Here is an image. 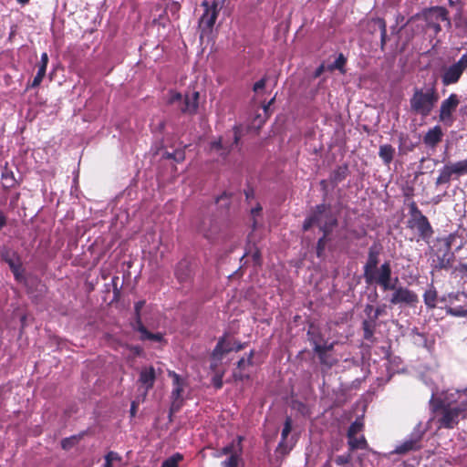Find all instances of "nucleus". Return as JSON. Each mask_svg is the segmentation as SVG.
I'll return each mask as SVG.
<instances>
[{"label":"nucleus","instance_id":"f257e3e1","mask_svg":"<svg viewBox=\"0 0 467 467\" xmlns=\"http://www.w3.org/2000/svg\"><path fill=\"white\" fill-rule=\"evenodd\" d=\"M458 404L451 406L441 399L431 400L432 410L438 417L439 428L453 429L460 419L467 418V389L457 390Z\"/></svg>","mask_w":467,"mask_h":467},{"label":"nucleus","instance_id":"f03ea898","mask_svg":"<svg viewBox=\"0 0 467 467\" xmlns=\"http://www.w3.org/2000/svg\"><path fill=\"white\" fill-rule=\"evenodd\" d=\"M379 251L375 245H372L368 249V260L363 267L364 278L368 285L376 283L379 285L384 291L394 288L391 284V265L389 262L383 263L379 269Z\"/></svg>","mask_w":467,"mask_h":467},{"label":"nucleus","instance_id":"7ed1b4c3","mask_svg":"<svg viewBox=\"0 0 467 467\" xmlns=\"http://www.w3.org/2000/svg\"><path fill=\"white\" fill-rule=\"evenodd\" d=\"M440 99L436 81L415 88L410 99V107L412 113L427 117L435 108Z\"/></svg>","mask_w":467,"mask_h":467},{"label":"nucleus","instance_id":"20e7f679","mask_svg":"<svg viewBox=\"0 0 467 467\" xmlns=\"http://www.w3.org/2000/svg\"><path fill=\"white\" fill-rule=\"evenodd\" d=\"M457 235L451 234L447 237L438 239L435 249L431 252L430 264L431 274L441 270H449L454 262V253L451 252V246L455 242Z\"/></svg>","mask_w":467,"mask_h":467},{"label":"nucleus","instance_id":"39448f33","mask_svg":"<svg viewBox=\"0 0 467 467\" xmlns=\"http://www.w3.org/2000/svg\"><path fill=\"white\" fill-rule=\"evenodd\" d=\"M257 119H259L260 121L256 129L251 127L249 124H241L239 126H234L232 131L233 140L230 142L227 140L219 139L218 140L213 141L210 145V150L215 151L223 158H225L230 152V150L234 148V146L238 145V142L243 136L250 132H253L254 134L258 133V130L265 123V119H254V120Z\"/></svg>","mask_w":467,"mask_h":467},{"label":"nucleus","instance_id":"423d86ee","mask_svg":"<svg viewBox=\"0 0 467 467\" xmlns=\"http://www.w3.org/2000/svg\"><path fill=\"white\" fill-rule=\"evenodd\" d=\"M199 92L192 90L187 92L184 96L174 90H170L168 94V103L181 109L182 113L195 114L199 105Z\"/></svg>","mask_w":467,"mask_h":467},{"label":"nucleus","instance_id":"0eeeda50","mask_svg":"<svg viewBox=\"0 0 467 467\" xmlns=\"http://www.w3.org/2000/svg\"><path fill=\"white\" fill-rule=\"evenodd\" d=\"M314 223L320 231L326 234H330L333 228L337 224V220L332 213L330 206L326 203L318 204L311 213Z\"/></svg>","mask_w":467,"mask_h":467},{"label":"nucleus","instance_id":"6e6552de","mask_svg":"<svg viewBox=\"0 0 467 467\" xmlns=\"http://www.w3.org/2000/svg\"><path fill=\"white\" fill-rule=\"evenodd\" d=\"M467 69V52L464 53L458 61L450 66L444 67L441 74V79L443 86L447 87L459 82L462 74Z\"/></svg>","mask_w":467,"mask_h":467},{"label":"nucleus","instance_id":"1a4fd4ad","mask_svg":"<svg viewBox=\"0 0 467 467\" xmlns=\"http://www.w3.org/2000/svg\"><path fill=\"white\" fill-rule=\"evenodd\" d=\"M198 232L210 243L223 239L222 224L213 216H205L198 226Z\"/></svg>","mask_w":467,"mask_h":467},{"label":"nucleus","instance_id":"9d476101","mask_svg":"<svg viewBox=\"0 0 467 467\" xmlns=\"http://www.w3.org/2000/svg\"><path fill=\"white\" fill-rule=\"evenodd\" d=\"M446 313L452 317H467V294L462 292L449 295V306Z\"/></svg>","mask_w":467,"mask_h":467},{"label":"nucleus","instance_id":"9b49d317","mask_svg":"<svg viewBox=\"0 0 467 467\" xmlns=\"http://www.w3.org/2000/svg\"><path fill=\"white\" fill-rule=\"evenodd\" d=\"M425 431L421 428V423H418L414 431L411 432L410 439L406 440L400 445H398L393 451L397 454H406L411 451L420 449V441L423 438Z\"/></svg>","mask_w":467,"mask_h":467},{"label":"nucleus","instance_id":"f8f14e48","mask_svg":"<svg viewBox=\"0 0 467 467\" xmlns=\"http://www.w3.org/2000/svg\"><path fill=\"white\" fill-rule=\"evenodd\" d=\"M393 294L389 299L391 305L406 304L409 306H415L418 301V296L415 292L404 286H396L394 284Z\"/></svg>","mask_w":467,"mask_h":467},{"label":"nucleus","instance_id":"ddd939ff","mask_svg":"<svg viewBox=\"0 0 467 467\" xmlns=\"http://www.w3.org/2000/svg\"><path fill=\"white\" fill-rule=\"evenodd\" d=\"M202 6L204 7V13L200 18V27L202 31H211L218 16V4L216 2H213V4L210 5L207 1H203L202 3Z\"/></svg>","mask_w":467,"mask_h":467},{"label":"nucleus","instance_id":"4468645a","mask_svg":"<svg viewBox=\"0 0 467 467\" xmlns=\"http://www.w3.org/2000/svg\"><path fill=\"white\" fill-rule=\"evenodd\" d=\"M255 351L253 349L248 354L247 358H242L236 364V368L233 372V378L235 381H244L250 379L249 368L254 365V357Z\"/></svg>","mask_w":467,"mask_h":467},{"label":"nucleus","instance_id":"2eb2a0df","mask_svg":"<svg viewBox=\"0 0 467 467\" xmlns=\"http://www.w3.org/2000/svg\"><path fill=\"white\" fill-rule=\"evenodd\" d=\"M408 226L417 228L420 238L423 240L431 238L433 234L432 227L425 215H420V218L414 219V221H408Z\"/></svg>","mask_w":467,"mask_h":467},{"label":"nucleus","instance_id":"dca6fc26","mask_svg":"<svg viewBox=\"0 0 467 467\" xmlns=\"http://www.w3.org/2000/svg\"><path fill=\"white\" fill-rule=\"evenodd\" d=\"M169 376L172 379L173 389L171 392V397L174 400L172 403L171 409L178 410L180 405L177 404L178 400L181 399L182 393L183 392L184 382L183 379L174 371H169Z\"/></svg>","mask_w":467,"mask_h":467},{"label":"nucleus","instance_id":"f3484780","mask_svg":"<svg viewBox=\"0 0 467 467\" xmlns=\"http://www.w3.org/2000/svg\"><path fill=\"white\" fill-rule=\"evenodd\" d=\"M155 380L156 372L152 366L143 368L140 370L139 382L145 388V393L153 388Z\"/></svg>","mask_w":467,"mask_h":467},{"label":"nucleus","instance_id":"a211bd4d","mask_svg":"<svg viewBox=\"0 0 467 467\" xmlns=\"http://www.w3.org/2000/svg\"><path fill=\"white\" fill-rule=\"evenodd\" d=\"M234 351V347L230 341L226 339V336L219 338L215 348L212 352V358L216 361H221L225 354Z\"/></svg>","mask_w":467,"mask_h":467},{"label":"nucleus","instance_id":"6ab92c4d","mask_svg":"<svg viewBox=\"0 0 467 467\" xmlns=\"http://www.w3.org/2000/svg\"><path fill=\"white\" fill-rule=\"evenodd\" d=\"M191 263L187 259L181 260L175 268V276L180 283H187L192 279Z\"/></svg>","mask_w":467,"mask_h":467},{"label":"nucleus","instance_id":"aec40b11","mask_svg":"<svg viewBox=\"0 0 467 467\" xmlns=\"http://www.w3.org/2000/svg\"><path fill=\"white\" fill-rule=\"evenodd\" d=\"M443 132L440 126L430 129L423 137L425 145L435 148L442 140Z\"/></svg>","mask_w":467,"mask_h":467},{"label":"nucleus","instance_id":"412c9836","mask_svg":"<svg viewBox=\"0 0 467 467\" xmlns=\"http://www.w3.org/2000/svg\"><path fill=\"white\" fill-rule=\"evenodd\" d=\"M459 104V99L456 94H451L448 99L441 102L440 109V117H451L452 111Z\"/></svg>","mask_w":467,"mask_h":467},{"label":"nucleus","instance_id":"4be33fe9","mask_svg":"<svg viewBox=\"0 0 467 467\" xmlns=\"http://www.w3.org/2000/svg\"><path fill=\"white\" fill-rule=\"evenodd\" d=\"M425 17H431L436 22L447 21L448 25H451V21L448 17V11L446 8L441 6L431 7L424 13Z\"/></svg>","mask_w":467,"mask_h":467},{"label":"nucleus","instance_id":"5701e85b","mask_svg":"<svg viewBox=\"0 0 467 467\" xmlns=\"http://www.w3.org/2000/svg\"><path fill=\"white\" fill-rule=\"evenodd\" d=\"M47 63H48V56L46 52H44V53H42L40 62L37 65V73L35 76V78L31 83L32 88L38 87L40 85V83L42 82V80L46 75Z\"/></svg>","mask_w":467,"mask_h":467},{"label":"nucleus","instance_id":"b1692460","mask_svg":"<svg viewBox=\"0 0 467 467\" xmlns=\"http://www.w3.org/2000/svg\"><path fill=\"white\" fill-rule=\"evenodd\" d=\"M133 328L134 330L140 333V339L142 341L150 340L154 342H161L163 340V336L161 333L150 332L143 324L140 326H133Z\"/></svg>","mask_w":467,"mask_h":467},{"label":"nucleus","instance_id":"393cba45","mask_svg":"<svg viewBox=\"0 0 467 467\" xmlns=\"http://www.w3.org/2000/svg\"><path fill=\"white\" fill-rule=\"evenodd\" d=\"M369 25L373 26V28H375L376 26L379 27L380 31V48L381 50H384V47L388 41L387 25L385 20L380 17L372 18L369 21Z\"/></svg>","mask_w":467,"mask_h":467},{"label":"nucleus","instance_id":"a878e982","mask_svg":"<svg viewBox=\"0 0 467 467\" xmlns=\"http://www.w3.org/2000/svg\"><path fill=\"white\" fill-rule=\"evenodd\" d=\"M423 301L429 309H434L437 306L438 292L433 285H431L430 287L424 292Z\"/></svg>","mask_w":467,"mask_h":467},{"label":"nucleus","instance_id":"bb28decb","mask_svg":"<svg viewBox=\"0 0 467 467\" xmlns=\"http://www.w3.org/2000/svg\"><path fill=\"white\" fill-rule=\"evenodd\" d=\"M395 149L390 144L379 146V156L386 165H389L394 159Z\"/></svg>","mask_w":467,"mask_h":467},{"label":"nucleus","instance_id":"cd10ccee","mask_svg":"<svg viewBox=\"0 0 467 467\" xmlns=\"http://www.w3.org/2000/svg\"><path fill=\"white\" fill-rule=\"evenodd\" d=\"M348 175V167L347 164L338 166L330 174V182L333 185H337L343 182Z\"/></svg>","mask_w":467,"mask_h":467},{"label":"nucleus","instance_id":"c85d7f7f","mask_svg":"<svg viewBox=\"0 0 467 467\" xmlns=\"http://www.w3.org/2000/svg\"><path fill=\"white\" fill-rule=\"evenodd\" d=\"M5 262L8 264L10 270L12 271V273L15 276V279L18 282L24 281L25 277L23 275L22 264H21L19 258H17L16 262L14 261L12 258H6Z\"/></svg>","mask_w":467,"mask_h":467},{"label":"nucleus","instance_id":"c756f323","mask_svg":"<svg viewBox=\"0 0 467 467\" xmlns=\"http://www.w3.org/2000/svg\"><path fill=\"white\" fill-rule=\"evenodd\" d=\"M348 445L349 447L350 451H354L356 450H365L368 447V442L366 438L361 435L360 437L353 436L351 439H348Z\"/></svg>","mask_w":467,"mask_h":467},{"label":"nucleus","instance_id":"7c9ffc66","mask_svg":"<svg viewBox=\"0 0 467 467\" xmlns=\"http://www.w3.org/2000/svg\"><path fill=\"white\" fill-rule=\"evenodd\" d=\"M452 176H453V174H452V171H451L449 164H445L440 170V174L437 177L435 183H436V185L449 183Z\"/></svg>","mask_w":467,"mask_h":467},{"label":"nucleus","instance_id":"2f4dec72","mask_svg":"<svg viewBox=\"0 0 467 467\" xmlns=\"http://www.w3.org/2000/svg\"><path fill=\"white\" fill-rule=\"evenodd\" d=\"M449 166L452 171V174L456 177L467 174V159L457 161L455 163H449Z\"/></svg>","mask_w":467,"mask_h":467},{"label":"nucleus","instance_id":"473e14b6","mask_svg":"<svg viewBox=\"0 0 467 467\" xmlns=\"http://www.w3.org/2000/svg\"><path fill=\"white\" fill-rule=\"evenodd\" d=\"M364 429V422L362 418H357L355 421H353L347 432L348 439H351L353 436H357L358 433L361 432Z\"/></svg>","mask_w":467,"mask_h":467},{"label":"nucleus","instance_id":"72a5a7b5","mask_svg":"<svg viewBox=\"0 0 467 467\" xmlns=\"http://www.w3.org/2000/svg\"><path fill=\"white\" fill-rule=\"evenodd\" d=\"M376 324L373 321L364 320L362 322L363 337L366 340L373 341Z\"/></svg>","mask_w":467,"mask_h":467},{"label":"nucleus","instance_id":"f704fd0d","mask_svg":"<svg viewBox=\"0 0 467 467\" xmlns=\"http://www.w3.org/2000/svg\"><path fill=\"white\" fill-rule=\"evenodd\" d=\"M347 63V58L345 57V56L343 54H339L338 57H337V59L327 66V71H334L335 69H338L340 72L344 73L345 72V69H344V67Z\"/></svg>","mask_w":467,"mask_h":467},{"label":"nucleus","instance_id":"c9c22d12","mask_svg":"<svg viewBox=\"0 0 467 467\" xmlns=\"http://www.w3.org/2000/svg\"><path fill=\"white\" fill-rule=\"evenodd\" d=\"M318 357L319 362L321 365L326 366L328 368H331L337 362V359L332 357L328 352L323 353H316Z\"/></svg>","mask_w":467,"mask_h":467},{"label":"nucleus","instance_id":"e433bc0d","mask_svg":"<svg viewBox=\"0 0 467 467\" xmlns=\"http://www.w3.org/2000/svg\"><path fill=\"white\" fill-rule=\"evenodd\" d=\"M311 344L313 345V350L315 353H323L329 352L334 348V343L330 344H319L318 340L315 337L310 339Z\"/></svg>","mask_w":467,"mask_h":467},{"label":"nucleus","instance_id":"4c0bfd02","mask_svg":"<svg viewBox=\"0 0 467 467\" xmlns=\"http://www.w3.org/2000/svg\"><path fill=\"white\" fill-rule=\"evenodd\" d=\"M163 158L174 160L176 162H182L185 160V151L183 149H177L173 152L165 151Z\"/></svg>","mask_w":467,"mask_h":467},{"label":"nucleus","instance_id":"58836bf2","mask_svg":"<svg viewBox=\"0 0 467 467\" xmlns=\"http://www.w3.org/2000/svg\"><path fill=\"white\" fill-rule=\"evenodd\" d=\"M329 234H323V236L320 237L317 243V250L316 254L318 258H323L325 255V248L327 242V237Z\"/></svg>","mask_w":467,"mask_h":467},{"label":"nucleus","instance_id":"ea45409f","mask_svg":"<svg viewBox=\"0 0 467 467\" xmlns=\"http://www.w3.org/2000/svg\"><path fill=\"white\" fill-rule=\"evenodd\" d=\"M144 305H145L144 300H140L135 303V305H134L135 322H134L133 326H140V325L143 324L141 321L140 311L143 308Z\"/></svg>","mask_w":467,"mask_h":467},{"label":"nucleus","instance_id":"a19ab883","mask_svg":"<svg viewBox=\"0 0 467 467\" xmlns=\"http://www.w3.org/2000/svg\"><path fill=\"white\" fill-rule=\"evenodd\" d=\"M291 430H292V420H291L290 417H286V419L285 420V423H284L283 430H282V433H281V442H280V445L283 442H285V441L286 440L287 436L291 432Z\"/></svg>","mask_w":467,"mask_h":467},{"label":"nucleus","instance_id":"79ce46f5","mask_svg":"<svg viewBox=\"0 0 467 467\" xmlns=\"http://www.w3.org/2000/svg\"><path fill=\"white\" fill-rule=\"evenodd\" d=\"M182 460V455L176 453L162 462L161 467H178V463Z\"/></svg>","mask_w":467,"mask_h":467},{"label":"nucleus","instance_id":"37998d69","mask_svg":"<svg viewBox=\"0 0 467 467\" xmlns=\"http://www.w3.org/2000/svg\"><path fill=\"white\" fill-rule=\"evenodd\" d=\"M410 219L409 221H414V219L420 218V215H423L414 202L410 204Z\"/></svg>","mask_w":467,"mask_h":467},{"label":"nucleus","instance_id":"c03bdc74","mask_svg":"<svg viewBox=\"0 0 467 467\" xmlns=\"http://www.w3.org/2000/svg\"><path fill=\"white\" fill-rule=\"evenodd\" d=\"M266 82H267V77H264L260 80L255 82L253 86L254 92L260 93L261 91H263L265 88Z\"/></svg>","mask_w":467,"mask_h":467},{"label":"nucleus","instance_id":"a18cd8bd","mask_svg":"<svg viewBox=\"0 0 467 467\" xmlns=\"http://www.w3.org/2000/svg\"><path fill=\"white\" fill-rule=\"evenodd\" d=\"M77 442V439L75 436H72L70 438H66L62 440L61 446L64 450H69L72 448Z\"/></svg>","mask_w":467,"mask_h":467},{"label":"nucleus","instance_id":"49530a36","mask_svg":"<svg viewBox=\"0 0 467 467\" xmlns=\"http://www.w3.org/2000/svg\"><path fill=\"white\" fill-rule=\"evenodd\" d=\"M223 373H217L213 377L212 382L213 387L216 389H220L223 388Z\"/></svg>","mask_w":467,"mask_h":467},{"label":"nucleus","instance_id":"de8ad7c7","mask_svg":"<svg viewBox=\"0 0 467 467\" xmlns=\"http://www.w3.org/2000/svg\"><path fill=\"white\" fill-rule=\"evenodd\" d=\"M425 20H426V22H427V26H428L429 28L433 29V31H434L436 34H438L439 32H441V26H440L439 22L434 21L433 19H431V17H430V18H429V17H425Z\"/></svg>","mask_w":467,"mask_h":467},{"label":"nucleus","instance_id":"09e8293b","mask_svg":"<svg viewBox=\"0 0 467 467\" xmlns=\"http://www.w3.org/2000/svg\"><path fill=\"white\" fill-rule=\"evenodd\" d=\"M224 467H237L238 466V456L232 454L227 460L223 462Z\"/></svg>","mask_w":467,"mask_h":467},{"label":"nucleus","instance_id":"8fccbe9b","mask_svg":"<svg viewBox=\"0 0 467 467\" xmlns=\"http://www.w3.org/2000/svg\"><path fill=\"white\" fill-rule=\"evenodd\" d=\"M351 460V454L350 453H347V454H342V455H338L337 456V458L335 459V462L337 465H345L347 463H348Z\"/></svg>","mask_w":467,"mask_h":467},{"label":"nucleus","instance_id":"3c124183","mask_svg":"<svg viewBox=\"0 0 467 467\" xmlns=\"http://www.w3.org/2000/svg\"><path fill=\"white\" fill-rule=\"evenodd\" d=\"M105 461L113 463V462L121 461V457L118 452L110 451L105 455Z\"/></svg>","mask_w":467,"mask_h":467},{"label":"nucleus","instance_id":"603ef678","mask_svg":"<svg viewBox=\"0 0 467 467\" xmlns=\"http://www.w3.org/2000/svg\"><path fill=\"white\" fill-rule=\"evenodd\" d=\"M316 225L315 223H314V220L311 216V214L309 216H307L305 221H304V223H303V230L305 232L308 231L312 226Z\"/></svg>","mask_w":467,"mask_h":467},{"label":"nucleus","instance_id":"864d4df0","mask_svg":"<svg viewBox=\"0 0 467 467\" xmlns=\"http://www.w3.org/2000/svg\"><path fill=\"white\" fill-rule=\"evenodd\" d=\"M262 211V207L258 204L255 208H253L251 210V213L254 217V221H253V229H255L256 228V220H255V216L259 215L260 213Z\"/></svg>","mask_w":467,"mask_h":467},{"label":"nucleus","instance_id":"5fc2aeb1","mask_svg":"<svg viewBox=\"0 0 467 467\" xmlns=\"http://www.w3.org/2000/svg\"><path fill=\"white\" fill-rule=\"evenodd\" d=\"M327 70V66L325 64H321L318 67L316 68L315 72L313 73V77L315 78H317L321 77V75Z\"/></svg>","mask_w":467,"mask_h":467},{"label":"nucleus","instance_id":"6e6d98bb","mask_svg":"<svg viewBox=\"0 0 467 467\" xmlns=\"http://www.w3.org/2000/svg\"><path fill=\"white\" fill-rule=\"evenodd\" d=\"M232 194H228L227 192L222 193L220 196L216 198V203H221L223 201H228Z\"/></svg>","mask_w":467,"mask_h":467},{"label":"nucleus","instance_id":"4d7b16f0","mask_svg":"<svg viewBox=\"0 0 467 467\" xmlns=\"http://www.w3.org/2000/svg\"><path fill=\"white\" fill-rule=\"evenodd\" d=\"M245 346H246V343L234 342V344L233 345L234 351L238 352V351L244 349L245 348Z\"/></svg>","mask_w":467,"mask_h":467},{"label":"nucleus","instance_id":"13d9d810","mask_svg":"<svg viewBox=\"0 0 467 467\" xmlns=\"http://www.w3.org/2000/svg\"><path fill=\"white\" fill-rule=\"evenodd\" d=\"M6 223H7L6 216L3 213V212H0V230L6 225Z\"/></svg>","mask_w":467,"mask_h":467},{"label":"nucleus","instance_id":"bf43d9fd","mask_svg":"<svg viewBox=\"0 0 467 467\" xmlns=\"http://www.w3.org/2000/svg\"><path fill=\"white\" fill-rule=\"evenodd\" d=\"M137 408H138L137 403L135 401H132L131 406H130V410L131 417H134L136 415Z\"/></svg>","mask_w":467,"mask_h":467},{"label":"nucleus","instance_id":"052dcab7","mask_svg":"<svg viewBox=\"0 0 467 467\" xmlns=\"http://www.w3.org/2000/svg\"><path fill=\"white\" fill-rule=\"evenodd\" d=\"M365 313L368 315V316H370L372 311H373V306L372 305H367L365 306V309H364Z\"/></svg>","mask_w":467,"mask_h":467},{"label":"nucleus","instance_id":"680f3d73","mask_svg":"<svg viewBox=\"0 0 467 467\" xmlns=\"http://www.w3.org/2000/svg\"><path fill=\"white\" fill-rule=\"evenodd\" d=\"M458 270L461 272V273H464V274H467V264H461L458 267Z\"/></svg>","mask_w":467,"mask_h":467},{"label":"nucleus","instance_id":"e2e57ef3","mask_svg":"<svg viewBox=\"0 0 467 467\" xmlns=\"http://www.w3.org/2000/svg\"><path fill=\"white\" fill-rule=\"evenodd\" d=\"M233 451V446L232 445H228V446H225L223 448V454H229L231 453Z\"/></svg>","mask_w":467,"mask_h":467},{"label":"nucleus","instance_id":"0e129e2a","mask_svg":"<svg viewBox=\"0 0 467 467\" xmlns=\"http://www.w3.org/2000/svg\"><path fill=\"white\" fill-rule=\"evenodd\" d=\"M374 312L376 313V315H377L378 317H380V316H381V315H383V313H384V308H383V307H381V306H379V307H377V308L374 310Z\"/></svg>","mask_w":467,"mask_h":467},{"label":"nucleus","instance_id":"69168bd1","mask_svg":"<svg viewBox=\"0 0 467 467\" xmlns=\"http://www.w3.org/2000/svg\"><path fill=\"white\" fill-rule=\"evenodd\" d=\"M369 317V319H367L368 321H373V324H376V321L377 319L379 317L376 315V313L374 312L373 315H370L368 316Z\"/></svg>","mask_w":467,"mask_h":467},{"label":"nucleus","instance_id":"338daca9","mask_svg":"<svg viewBox=\"0 0 467 467\" xmlns=\"http://www.w3.org/2000/svg\"><path fill=\"white\" fill-rule=\"evenodd\" d=\"M164 121L161 120L159 123H158V127L160 129V130H161L163 128H164Z\"/></svg>","mask_w":467,"mask_h":467},{"label":"nucleus","instance_id":"774afa93","mask_svg":"<svg viewBox=\"0 0 467 467\" xmlns=\"http://www.w3.org/2000/svg\"><path fill=\"white\" fill-rule=\"evenodd\" d=\"M103 467H113V466H112V463L110 462H106L105 461V463H104Z\"/></svg>","mask_w":467,"mask_h":467}]
</instances>
